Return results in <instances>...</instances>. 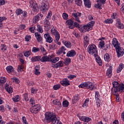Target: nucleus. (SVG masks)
Wrapping results in <instances>:
<instances>
[{
	"instance_id": "nucleus-8",
	"label": "nucleus",
	"mask_w": 124,
	"mask_h": 124,
	"mask_svg": "<svg viewBox=\"0 0 124 124\" xmlns=\"http://www.w3.org/2000/svg\"><path fill=\"white\" fill-rule=\"evenodd\" d=\"M82 14L79 13V12H77L76 13H73L72 16L74 17L75 20L76 22H78L79 24H81V21L79 19V17H81V15Z\"/></svg>"
},
{
	"instance_id": "nucleus-20",
	"label": "nucleus",
	"mask_w": 124,
	"mask_h": 124,
	"mask_svg": "<svg viewBox=\"0 0 124 124\" xmlns=\"http://www.w3.org/2000/svg\"><path fill=\"white\" fill-rule=\"evenodd\" d=\"M76 55V52H75V50H71L69 51H68L66 54V57H74Z\"/></svg>"
},
{
	"instance_id": "nucleus-54",
	"label": "nucleus",
	"mask_w": 124,
	"mask_h": 124,
	"mask_svg": "<svg viewBox=\"0 0 124 124\" xmlns=\"http://www.w3.org/2000/svg\"><path fill=\"white\" fill-rule=\"evenodd\" d=\"M22 120L23 124H29V123H28V122H27V118H26V117H22Z\"/></svg>"
},
{
	"instance_id": "nucleus-11",
	"label": "nucleus",
	"mask_w": 124,
	"mask_h": 124,
	"mask_svg": "<svg viewBox=\"0 0 124 124\" xmlns=\"http://www.w3.org/2000/svg\"><path fill=\"white\" fill-rule=\"evenodd\" d=\"M79 120H80V121H82V122H84V123H85V124H88L89 122H91V121H92V118L88 116H79Z\"/></svg>"
},
{
	"instance_id": "nucleus-55",
	"label": "nucleus",
	"mask_w": 124,
	"mask_h": 124,
	"mask_svg": "<svg viewBox=\"0 0 124 124\" xmlns=\"http://www.w3.org/2000/svg\"><path fill=\"white\" fill-rule=\"evenodd\" d=\"M62 17L64 20H67L68 19V15L65 13H63Z\"/></svg>"
},
{
	"instance_id": "nucleus-12",
	"label": "nucleus",
	"mask_w": 124,
	"mask_h": 124,
	"mask_svg": "<svg viewBox=\"0 0 124 124\" xmlns=\"http://www.w3.org/2000/svg\"><path fill=\"white\" fill-rule=\"evenodd\" d=\"M44 36L45 39H46V42H47L48 43H52V42H53V38L51 37L49 33L45 34Z\"/></svg>"
},
{
	"instance_id": "nucleus-28",
	"label": "nucleus",
	"mask_w": 124,
	"mask_h": 124,
	"mask_svg": "<svg viewBox=\"0 0 124 124\" xmlns=\"http://www.w3.org/2000/svg\"><path fill=\"white\" fill-rule=\"evenodd\" d=\"M62 43L63 44H64V45H65L66 47H67V48H71L72 46V45H71V43H70V42L63 41Z\"/></svg>"
},
{
	"instance_id": "nucleus-25",
	"label": "nucleus",
	"mask_w": 124,
	"mask_h": 124,
	"mask_svg": "<svg viewBox=\"0 0 124 124\" xmlns=\"http://www.w3.org/2000/svg\"><path fill=\"white\" fill-rule=\"evenodd\" d=\"M5 88L7 92L9 93H12V92H13V89L11 87V86H10L9 85H7Z\"/></svg>"
},
{
	"instance_id": "nucleus-16",
	"label": "nucleus",
	"mask_w": 124,
	"mask_h": 124,
	"mask_svg": "<svg viewBox=\"0 0 124 124\" xmlns=\"http://www.w3.org/2000/svg\"><path fill=\"white\" fill-rule=\"evenodd\" d=\"M67 25H68L69 29L71 30L73 29V26L74 24V21L71 19H69L66 21Z\"/></svg>"
},
{
	"instance_id": "nucleus-35",
	"label": "nucleus",
	"mask_w": 124,
	"mask_h": 124,
	"mask_svg": "<svg viewBox=\"0 0 124 124\" xmlns=\"http://www.w3.org/2000/svg\"><path fill=\"white\" fill-rule=\"evenodd\" d=\"M0 48L2 52H5V51H6V50H7V46H6V45L4 44H1Z\"/></svg>"
},
{
	"instance_id": "nucleus-30",
	"label": "nucleus",
	"mask_w": 124,
	"mask_h": 124,
	"mask_svg": "<svg viewBox=\"0 0 124 124\" xmlns=\"http://www.w3.org/2000/svg\"><path fill=\"white\" fill-rule=\"evenodd\" d=\"M6 69L8 73H11V72H13V71H14V68L13 66L10 65L7 66Z\"/></svg>"
},
{
	"instance_id": "nucleus-24",
	"label": "nucleus",
	"mask_w": 124,
	"mask_h": 124,
	"mask_svg": "<svg viewBox=\"0 0 124 124\" xmlns=\"http://www.w3.org/2000/svg\"><path fill=\"white\" fill-rule=\"evenodd\" d=\"M35 36L38 41V42H42V37L40 35V34L38 32L35 33Z\"/></svg>"
},
{
	"instance_id": "nucleus-50",
	"label": "nucleus",
	"mask_w": 124,
	"mask_h": 124,
	"mask_svg": "<svg viewBox=\"0 0 124 124\" xmlns=\"http://www.w3.org/2000/svg\"><path fill=\"white\" fill-rule=\"evenodd\" d=\"M76 4L77 5H78V6H81L82 5V0H77L75 1Z\"/></svg>"
},
{
	"instance_id": "nucleus-42",
	"label": "nucleus",
	"mask_w": 124,
	"mask_h": 124,
	"mask_svg": "<svg viewBox=\"0 0 124 124\" xmlns=\"http://www.w3.org/2000/svg\"><path fill=\"white\" fill-rule=\"evenodd\" d=\"M6 82V78L0 77V84H4Z\"/></svg>"
},
{
	"instance_id": "nucleus-40",
	"label": "nucleus",
	"mask_w": 124,
	"mask_h": 124,
	"mask_svg": "<svg viewBox=\"0 0 124 124\" xmlns=\"http://www.w3.org/2000/svg\"><path fill=\"white\" fill-rule=\"evenodd\" d=\"M68 105H69V102L67 100H64L62 101V106L63 107H68Z\"/></svg>"
},
{
	"instance_id": "nucleus-5",
	"label": "nucleus",
	"mask_w": 124,
	"mask_h": 124,
	"mask_svg": "<svg viewBox=\"0 0 124 124\" xmlns=\"http://www.w3.org/2000/svg\"><path fill=\"white\" fill-rule=\"evenodd\" d=\"M41 3V9L42 11H43V12L47 11L49 9V2L47 0H43Z\"/></svg>"
},
{
	"instance_id": "nucleus-1",
	"label": "nucleus",
	"mask_w": 124,
	"mask_h": 124,
	"mask_svg": "<svg viewBox=\"0 0 124 124\" xmlns=\"http://www.w3.org/2000/svg\"><path fill=\"white\" fill-rule=\"evenodd\" d=\"M113 87L111 88L112 93H118L120 92V93H123L124 92V84L122 83L120 84L118 81H113L112 82Z\"/></svg>"
},
{
	"instance_id": "nucleus-21",
	"label": "nucleus",
	"mask_w": 124,
	"mask_h": 124,
	"mask_svg": "<svg viewBox=\"0 0 124 124\" xmlns=\"http://www.w3.org/2000/svg\"><path fill=\"white\" fill-rule=\"evenodd\" d=\"M51 58L47 56H43L41 58V62H50Z\"/></svg>"
},
{
	"instance_id": "nucleus-3",
	"label": "nucleus",
	"mask_w": 124,
	"mask_h": 124,
	"mask_svg": "<svg viewBox=\"0 0 124 124\" xmlns=\"http://www.w3.org/2000/svg\"><path fill=\"white\" fill-rule=\"evenodd\" d=\"M51 34L55 36V42H59V40H60V38H61V36L58 31L56 29L52 28L51 30Z\"/></svg>"
},
{
	"instance_id": "nucleus-53",
	"label": "nucleus",
	"mask_w": 124,
	"mask_h": 124,
	"mask_svg": "<svg viewBox=\"0 0 124 124\" xmlns=\"http://www.w3.org/2000/svg\"><path fill=\"white\" fill-rule=\"evenodd\" d=\"M49 48L50 50H55L56 49V45L54 43L51 44L49 45Z\"/></svg>"
},
{
	"instance_id": "nucleus-26",
	"label": "nucleus",
	"mask_w": 124,
	"mask_h": 124,
	"mask_svg": "<svg viewBox=\"0 0 124 124\" xmlns=\"http://www.w3.org/2000/svg\"><path fill=\"white\" fill-rule=\"evenodd\" d=\"M87 89H89L91 91H93V88H94V86H93V82H87Z\"/></svg>"
},
{
	"instance_id": "nucleus-47",
	"label": "nucleus",
	"mask_w": 124,
	"mask_h": 124,
	"mask_svg": "<svg viewBox=\"0 0 124 124\" xmlns=\"http://www.w3.org/2000/svg\"><path fill=\"white\" fill-rule=\"evenodd\" d=\"M16 15H21L23 13V11L20 9H17L16 11Z\"/></svg>"
},
{
	"instance_id": "nucleus-44",
	"label": "nucleus",
	"mask_w": 124,
	"mask_h": 124,
	"mask_svg": "<svg viewBox=\"0 0 124 124\" xmlns=\"http://www.w3.org/2000/svg\"><path fill=\"white\" fill-rule=\"evenodd\" d=\"M113 93L114 95L116 97V101L117 102H120V95H119L118 93Z\"/></svg>"
},
{
	"instance_id": "nucleus-32",
	"label": "nucleus",
	"mask_w": 124,
	"mask_h": 124,
	"mask_svg": "<svg viewBox=\"0 0 124 124\" xmlns=\"http://www.w3.org/2000/svg\"><path fill=\"white\" fill-rule=\"evenodd\" d=\"M79 95L78 94H76L74 96L73 98V103L74 104L75 103H76L78 100H79Z\"/></svg>"
},
{
	"instance_id": "nucleus-63",
	"label": "nucleus",
	"mask_w": 124,
	"mask_h": 124,
	"mask_svg": "<svg viewBox=\"0 0 124 124\" xmlns=\"http://www.w3.org/2000/svg\"><path fill=\"white\" fill-rule=\"evenodd\" d=\"M30 103L31 104L32 107V106H34V105H35V102H34V99H33V98H31L30 99Z\"/></svg>"
},
{
	"instance_id": "nucleus-2",
	"label": "nucleus",
	"mask_w": 124,
	"mask_h": 124,
	"mask_svg": "<svg viewBox=\"0 0 124 124\" xmlns=\"http://www.w3.org/2000/svg\"><path fill=\"white\" fill-rule=\"evenodd\" d=\"M87 51L90 55H95L97 54V47L93 44L89 45L87 48Z\"/></svg>"
},
{
	"instance_id": "nucleus-18",
	"label": "nucleus",
	"mask_w": 124,
	"mask_h": 124,
	"mask_svg": "<svg viewBox=\"0 0 124 124\" xmlns=\"http://www.w3.org/2000/svg\"><path fill=\"white\" fill-rule=\"evenodd\" d=\"M84 46L85 48L88 46L89 45V43L90 42V39L88 36H85L84 37Z\"/></svg>"
},
{
	"instance_id": "nucleus-57",
	"label": "nucleus",
	"mask_w": 124,
	"mask_h": 124,
	"mask_svg": "<svg viewBox=\"0 0 124 124\" xmlns=\"http://www.w3.org/2000/svg\"><path fill=\"white\" fill-rule=\"evenodd\" d=\"M106 24H112L113 23V19H107L105 21Z\"/></svg>"
},
{
	"instance_id": "nucleus-45",
	"label": "nucleus",
	"mask_w": 124,
	"mask_h": 124,
	"mask_svg": "<svg viewBox=\"0 0 124 124\" xmlns=\"http://www.w3.org/2000/svg\"><path fill=\"white\" fill-rule=\"evenodd\" d=\"M89 101H90V99L87 98L85 99L84 104L82 105V107H86V106H88V103H89Z\"/></svg>"
},
{
	"instance_id": "nucleus-6",
	"label": "nucleus",
	"mask_w": 124,
	"mask_h": 124,
	"mask_svg": "<svg viewBox=\"0 0 124 124\" xmlns=\"http://www.w3.org/2000/svg\"><path fill=\"white\" fill-rule=\"evenodd\" d=\"M40 110H41V107H40V105L39 104L35 105L30 108L31 113L34 114H36V113L39 112Z\"/></svg>"
},
{
	"instance_id": "nucleus-7",
	"label": "nucleus",
	"mask_w": 124,
	"mask_h": 124,
	"mask_svg": "<svg viewBox=\"0 0 124 124\" xmlns=\"http://www.w3.org/2000/svg\"><path fill=\"white\" fill-rule=\"evenodd\" d=\"M115 50L116 51L117 56H118V58H120V57H122V56H124V48L121 47L120 46H117V48H115Z\"/></svg>"
},
{
	"instance_id": "nucleus-51",
	"label": "nucleus",
	"mask_w": 124,
	"mask_h": 124,
	"mask_svg": "<svg viewBox=\"0 0 124 124\" xmlns=\"http://www.w3.org/2000/svg\"><path fill=\"white\" fill-rule=\"evenodd\" d=\"M23 99H24V100H25V101H28V100H29V96L28 95V94L24 93L23 95Z\"/></svg>"
},
{
	"instance_id": "nucleus-34",
	"label": "nucleus",
	"mask_w": 124,
	"mask_h": 124,
	"mask_svg": "<svg viewBox=\"0 0 124 124\" xmlns=\"http://www.w3.org/2000/svg\"><path fill=\"white\" fill-rule=\"evenodd\" d=\"M95 98L96 99V101H97V102H99L100 100H99V97L100 96V95H99V93L98 92H95Z\"/></svg>"
},
{
	"instance_id": "nucleus-17",
	"label": "nucleus",
	"mask_w": 124,
	"mask_h": 124,
	"mask_svg": "<svg viewBox=\"0 0 124 124\" xmlns=\"http://www.w3.org/2000/svg\"><path fill=\"white\" fill-rule=\"evenodd\" d=\"M112 45L114 47H115V49L117 48V47H120V43H119V41L116 38H114L112 41Z\"/></svg>"
},
{
	"instance_id": "nucleus-14",
	"label": "nucleus",
	"mask_w": 124,
	"mask_h": 124,
	"mask_svg": "<svg viewBox=\"0 0 124 124\" xmlns=\"http://www.w3.org/2000/svg\"><path fill=\"white\" fill-rule=\"evenodd\" d=\"M94 57L96 60V62L100 65V66H101V65H102V61H101L100 57L98 56V54L96 53V54L94 55Z\"/></svg>"
},
{
	"instance_id": "nucleus-62",
	"label": "nucleus",
	"mask_w": 124,
	"mask_h": 124,
	"mask_svg": "<svg viewBox=\"0 0 124 124\" xmlns=\"http://www.w3.org/2000/svg\"><path fill=\"white\" fill-rule=\"evenodd\" d=\"M50 19L45 18V20L44 21L45 25H46V26H49L50 25V21H49Z\"/></svg>"
},
{
	"instance_id": "nucleus-19",
	"label": "nucleus",
	"mask_w": 124,
	"mask_h": 124,
	"mask_svg": "<svg viewBox=\"0 0 124 124\" xmlns=\"http://www.w3.org/2000/svg\"><path fill=\"white\" fill-rule=\"evenodd\" d=\"M85 7L90 8L92 6V2L90 0H83Z\"/></svg>"
},
{
	"instance_id": "nucleus-22",
	"label": "nucleus",
	"mask_w": 124,
	"mask_h": 124,
	"mask_svg": "<svg viewBox=\"0 0 124 124\" xmlns=\"http://www.w3.org/2000/svg\"><path fill=\"white\" fill-rule=\"evenodd\" d=\"M41 56H34L31 58V61L33 62H39V61H41Z\"/></svg>"
},
{
	"instance_id": "nucleus-48",
	"label": "nucleus",
	"mask_w": 124,
	"mask_h": 124,
	"mask_svg": "<svg viewBox=\"0 0 124 124\" xmlns=\"http://www.w3.org/2000/svg\"><path fill=\"white\" fill-rule=\"evenodd\" d=\"M18 68V71H20L22 72L23 71V69H24V65L23 64H21L20 65L18 66L17 67Z\"/></svg>"
},
{
	"instance_id": "nucleus-27",
	"label": "nucleus",
	"mask_w": 124,
	"mask_h": 124,
	"mask_svg": "<svg viewBox=\"0 0 124 124\" xmlns=\"http://www.w3.org/2000/svg\"><path fill=\"white\" fill-rule=\"evenodd\" d=\"M34 69V73L35 75H40V72L39 71V70H40V68L39 67V65H36Z\"/></svg>"
},
{
	"instance_id": "nucleus-15",
	"label": "nucleus",
	"mask_w": 124,
	"mask_h": 124,
	"mask_svg": "<svg viewBox=\"0 0 124 124\" xmlns=\"http://www.w3.org/2000/svg\"><path fill=\"white\" fill-rule=\"evenodd\" d=\"M116 21L117 22L116 23V26L117 28H118V29H124V24L122 23V22H121V19H117L116 20Z\"/></svg>"
},
{
	"instance_id": "nucleus-31",
	"label": "nucleus",
	"mask_w": 124,
	"mask_h": 124,
	"mask_svg": "<svg viewBox=\"0 0 124 124\" xmlns=\"http://www.w3.org/2000/svg\"><path fill=\"white\" fill-rule=\"evenodd\" d=\"M112 67H109L108 69L107 72V76H108V77L110 78L111 76H112Z\"/></svg>"
},
{
	"instance_id": "nucleus-10",
	"label": "nucleus",
	"mask_w": 124,
	"mask_h": 124,
	"mask_svg": "<svg viewBox=\"0 0 124 124\" xmlns=\"http://www.w3.org/2000/svg\"><path fill=\"white\" fill-rule=\"evenodd\" d=\"M60 83L64 87H68V86H70V82L67 78H63L62 81H60Z\"/></svg>"
},
{
	"instance_id": "nucleus-52",
	"label": "nucleus",
	"mask_w": 124,
	"mask_h": 124,
	"mask_svg": "<svg viewBox=\"0 0 124 124\" xmlns=\"http://www.w3.org/2000/svg\"><path fill=\"white\" fill-rule=\"evenodd\" d=\"M11 79L13 80V82H15V83H17V84L20 83V80L16 78H12Z\"/></svg>"
},
{
	"instance_id": "nucleus-64",
	"label": "nucleus",
	"mask_w": 124,
	"mask_h": 124,
	"mask_svg": "<svg viewBox=\"0 0 124 124\" xmlns=\"http://www.w3.org/2000/svg\"><path fill=\"white\" fill-rule=\"evenodd\" d=\"M79 26H80V24H79V23H78L77 22H74V25H73V29H74V28H78Z\"/></svg>"
},
{
	"instance_id": "nucleus-4",
	"label": "nucleus",
	"mask_w": 124,
	"mask_h": 124,
	"mask_svg": "<svg viewBox=\"0 0 124 124\" xmlns=\"http://www.w3.org/2000/svg\"><path fill=\"white\" fill-rule=\"evenodd\" d=\"M95 22L92 21L90 22L88 24L84 25L83 27V29L84 30V31H90L91 30L93 29V27L94 26Z\"/></svg>"
},
{
	"instance_id": "nucleus-56",
	"label": "nucleus",
	"mask_w": 124,
	"mask_h": 124,
	"mask_svg": "<svg viewBox=\"0 0 124 124\" xmlns=\"http://www.w3.org/2000/svg\"><path fill=\"white\" fill-rule=\"evenodd\" d=\"M94 6L95 8H97L98 9H102L101 8V4H99V3L95 4Z\"/></svg>"
},
{
	"instance_id": "nucleus-59",
	"label": "nucleus",
	"mask_w": 124,
	"mask_h": 124,
	"mask_svg": "<svg viewBox=\"0 0 124 124\" xmlns=\"http://www.w3.org/2000/svg\"><path fill=\"white\" fill-rule=\"evenodd\" d=\"M24 55L25 56V57H27V58H28V57H29V56L31 55V51H30V50L26 51L24 53Z\"/></svg>"
},
{
	"instance_id": "nucleus-46",
	"label": "nucleus",
	"mask_w": 124,
	"mask_h": 124,
	"mask_svg": "<svg viewBox=\"0 0 124 124\" xmlns=\"http://www.w3.org/2000/svg\"><path fill=\"white\" fill-rule=\"evenodd\" d=\"M40 51V49H39V48L34 47L32 48V52L33 53H37V52H39Z\"/></svg>"
},
{
	"instance_id": "nucleus-37",
	"label": "nucleus",
	"mask_w": 124,
	"mask_h": 124,
	"mask_svg": "<svg viewBox=\"0 0 124 124\" xmlns=\"http://www.w3.org/2000/svg\"><path fill=\"white\" fill-rule=\"evenodd\" d=\"M104 59L105 61H106V62H109L110 61V55L108 53H106L104 55Z\"/></svg>"
},
{
	"instance_id": "nucleus-49",
	"label": "nucleus",
	"mask_w": 124,
	"mask_h": 124,
	"mask_svg": "<svg viewBox=\"0 0 124 124\" xmlns=\"http://www.w3.org/2000/svg\"><path fill=\"white\" fill-rule=\"evenodd\" d=\"M71 62V59L70 58H66L64 61V62L67 65L69 64V62Z\"/></svg>"
},
{
	"instance_id": "nucleus-43",
	"label": "nucleus",
	"mask_w": 124,
	"mask_h": 124,
	"mask_svg": "<svg viewBox=\"0 0 124 124\" xmlns=\"http://www.w3.org/2000/svg\"><path fill=\"white\" fill-rule=\"evenodd\" d=\"M104 45H105V43L104 41H100L99 42V44L98 45L99 48H103V47H104Z\"/></svg>"
},
{
	"instance_id": "nucleus-61",
	"label": "nucleus",
	"mask_w": 124,
	"mask_h": 124,
	"mask_svg": "<svg viewBox=\"0 0 124 124\" xmlns=\"http://www.w3.org/2000/svg\"><path fill=\"white\" fill-rule=\"evenodd\" d=\"M31 39V35H27L25 36V39L26 41L29 42Z\"/></svg>"
},
{
	"instance_id": "nucleus-38",
	"label": "nucleus",
	"mask_w": 124,
	"mask_h": 124,
	"mask_svg": "<svg viewBox=\"0 0 124 124\" xmlns=\"http://www.w3.org/2000/svg\"><path fill=\"white\" fill-rule=\"evenodd\" d=\"M57 68L62 67L63 66V62L62 61H59L56 63Z\"/></svg>"
},
{
	"instance_id": "nucleus-33",
	"label": "nucleus",
	"mask_w": 124,
	"mask_h": 124,
	"mask_svg": "<svg viewBox=\"0 0 124 124\" xmlns=\"http://www.w3.org/2000/svg\"><path fill=\"white\" fill-rule=\"evenodd\" d=\"M60 58L59 57H55L53 58H50V62L53 63H55V62H59Z\"/></svg>"
},
{
	"instance_id": "nucleus-29",
	"label": "nucleus",
	"mask_w": 124,
	"mask_h": 124,
	"mask_svg": "<svg viewBox=\"0 0 124 124\" xmlns=\"http://www.w3.org/2000/svg\"><path fill=\"white\" fill-rule=\"evenodd\" d=\"M124 64L123 63H120L117 69V73H120V72H121V71L123 70V69L124 68Z\"/></svg>"
},
{
	"instance_id": "nucleus-58",
	"label": "nucleus",
	"mask_w": 124,
	"mask_h": 124,
	"mask_svg": "<svg viewBox=\"0 0 124 124\" xmlns=\"http://www.w3.org/2000/svg\"><path fill=\"white\" fill-rule=\"evenodd\" d=\"M67 78H68V79H70V80H73L74 78H76V76L74 75H69L67 76Z\"/></svg>"
},
{
	"instance_id": "nucleus-41",
	"label": "nucleus",
	"mask_w": 124,
	"mask_h": 124,
	"mask_svg": "<svg viewBox=\"0 0 124 124\" xmlns=\"http://www.w3.org/2000/svg\"><path fill=\"white\" fill-rule=\"evenodd\" d=\"M86 87H88V82H84L78 86V87L80 88L81 89H82L83 88H86Z\"/></svg>"
},
{
	"instance_id": "nucleus-23",
	"label": "nucleus",
	"mask_w": 124,
	"mask_h": 124,
	"mask_svg": "<svg viewBox=\"0 0 124 124\" xmlns=\"http://www.w3.org/2000/svg\"><path fill=\"white\" fill-rule=\"evenodd\" d=\"M53 104L56 105L58 107L61 108L62 107V103L58 99H56L52 101Z\"/></svg>"
},
{
	"instance_id": "nucleus-13",
	"label": "nucleus",
	"mask_w": 124,
	"mask_h": 124,
	"mask_svg": "<svg viewBox=\"0 0 124 124\" xmlns=\"http://www.w3.org/2000/svg\"><path fill=\"white\" fill-rule=\"evenodd\" d=\"M66 48H65V47H64V46H62L61 47V48H59L56 54L59 55H62V53L63 55H65V54H66V52H65V51H66Z\"/></svg>"
},
{
	"instance_id": "nucleus-60",
	"label": "nucleus",
	"mask_w": 124,
	"mask_h": 124,
	"mask_svg": "<svg viewBox=\"0 0 124 124\" xmlns=\"http://www.w3.org/2000/svg\"><path fill=\"white\" fill-rule=\"evenodd\" d=\"M53 89L55 91H57V90H59V89H61V85L60 84L56 85L53 86Z\"/></svg>"
},
{
	"instance_id": "nucleus-39",
	"label": "nucleus",
	"mask_w": 124,
	"mask_h": 124,
	"mask_svg": "<svg viewBox=\"0 0 124 124\" xmlns=\"http://www.w3.org/2000/svg\"><path fill=\"white\" fill-rule=\"evenodd\" d=\"M13 100L14 102H18V101H20V96L16 95L14 96V97L13 98Z\"/></svg>"
},
{
	"instance_id": "nucleus-9",
	"label": "nucleus",
	"mask_w": 124,
	"mask_h": 124,
	"mask_svg": "<svg viewBox=\"0 0 124 124\" xmlns=\"http://www.w3.org/2000/svg\"><path fill=\"white\" fill-rule=\"evenodd\" d=\"M43 17V15L41 14H38L37 16H35L34 18H33V23L34 24H36L41 19H42V17Z\"/></svg>"
},
{
	"instance_id": "nucleus-36",
	"label": "nucleus",
	"mask_w": 124,
	"mask_h": 124,
	"mask_svg": "<svg viewBox=\"0 0 124 124\" xmlns=\"http://www.w3.org/2000/svg\"><path fill=\"white\" fill-rule=\"evenodd\" d=\"M37 31H39L40 33H42V32H43V28H42V26H40V25H38L37 26Z\"/></svg>"
}]
</instances>
